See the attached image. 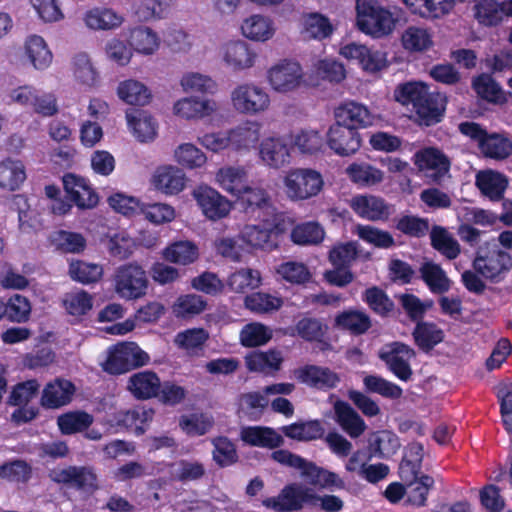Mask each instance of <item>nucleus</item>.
<instances>
[{"mask_svg": "<svg viewBox=\"0 0 512 512\" xmlns=\"http://www.w3.org/2000/svg\"><path fill=\"white\" fill-rule=\"evenodd\" d=\"M261 282L260 271L252 268H240L231 273L226 280L228 288L236 293L254 290L261 285Z\"/></svg>", "mask_w": 512, "mask_h": 512, "instance_id": "obj_52", "label": "nucleus"}, {"mask_svg": "<svg viewBox=\"0 0 512 512\" xmlns=\"http://www.w3.org/2000/svg\"><path fill=\"white\" fill-rule=\"evenodd\" d=\"M415 343L423 351H429L444 339V332L433 323H418L413 331Z\"/></svg>", "mask_w": 512, "mask_h": 512, "instance_id": "obj_58", "label": "nucleus"}, {"mask_svg": "<svg viewBox=\"0 0 512 512\" xmlns=\"http://www.w3.org/2000/svg\"><path fill=\"white\" fill-rule=\"evenodd\" d=\"M272 338V330L259 322L246 324L240 331V343L244 347L265 345Z\"/></svg>", "mask_w": 512, "mask_h": 512, "instance_id": "obj_60", "label": "nucleus"}, {"mask_svg": "<svg viewBox=\"0 0 512 512\" xmlns=\"http://www.w3.org/2000/svg\"><path fill=\"white\" fill-rule=\"evenodd\" d=\"M49 241L57 250L66 253H80L86 247L84 236L72 231H55L51 233Z\"/></svg>", "mask_w": 512, "mask_h": 512, "instance_id": "obj_55", "label": "nucleus"}, {"mask_svg": "<svg viewBox=\"0 0 512 512\" xmlns=\"http://www.w3.org/2000/svg\"><path fill=\"white\" fill-rule=\"evenodd\" d=\"M339 55L347 61L356 63L368 74L379 73L389 66L385 51L374 49L359 42H349L341 45Z\"/></svg>", "mask_w": 512, "mask_h": 512, "instance_id": "obj_10", "label": "nucleus"}, {"mask_svg": "<svg viewBox=\"0 0 512 512\" xmlns=\"http://www.w3.org/2000/svg\"><path fill=\"white\" fill-rule=\"evenodd\" d=\"M331 20L319 12H305L300 17V33L304 39L324 40L334 32Z\"/></svg>", "mask_w": 512, "mask_h": 512, "instance_id": "obj_30", "label": "nucleus"}, {"mask_svg": "<svg viewBox=\"0 0 512 512\" xmlns=\"http://www.w3.org/2000/svg\"><path fill=\"white\" fill-rule=\"evenodd\" d=\"M283 362L279 351H253L245 356V365L250 372L273 374L277 372Z\"/></svg>", "mask_w": 512, "mask_h": 512, "instance_id": "obj_44", "label": "nucleus"}, {"mask_svg": "<svg viewBox=\"0 0 512 512\" xmlns=\"http://www.w3.org/2000/svg\"><path fill=\"white\" fill-rule=\"evenodd\" d=\"M247 177V170L243 166L225 165L216 171L214 182L223 191L235 197L243 191Z\"/></svg>", "mask_w": 512, "mask_h": 512, "instance_id": "obj_32", "label": "nucleus"}, {"mask_svg": "<svg viewBox=\"0 0 512 512\" xmlns=\"http://www.w3.org/2000/svg\"><path fill=\"white\" fill-rule=\"evenodd\" d=\"M128 43L133 53L152 56L161 46V38L156 31L147 26H138L130 30Z\"/></svg>", "mask_w": 512, "mask_h": 512, "instance_id": "obj_35", "label": "nucleus"}, {"mask_svg": "<svg viewBox=\"0 0 512 512\" xmlns=\"http://www.w3.org/2000/svg\"><path fill=\"white\" fill-rule=\"evenodd\" d=\"M473 11L475 19L483 26H496L504 20L502 3L496 0H480Z\"/></svg>", "mask_w": 512, "mask_h": 512, "instance_id": "obj_54", "label": "nucleus"}, {"mask_svg": "<svg viewBox=\"0 0 512 512\" xmlns=\"http://www.w3.org/2000/svg\"><path fill=\"white\" fill-rule=\"evenodd\" d=\"M286 197L291 201H306L318 196L325 181L320 171L309 167H295L285 172L282 178Z\"/></svg>", "mask_w": 512, "mask_h": 512, "instance_id": "obj_4", "label": "nucleus"}, {"mask_svg": "<svg viewBox=\"0 0 512 512\" xmlns=\"http://www.w3.org/2000/svg\"><path fill=\"white\" fill-rule=\"evenodd\" d=\"M351 182L363 187L379 185L384 181L385 174L379 168L366 162H353L345 169Z\"/></svg>", "mask_w": 512, "mask_h": 512, "instance_id": "obj_45", "label": "nucleus"}, {"mask_svg": "<svg viewBox=\"0 0 512 512\" xmlns=\"http://www.w3.org/2000/svg\"><path fill=\"white\" fill-rule=\"evenodd\" d=\"M126 120L130 132L142 143L151 142L157 136V122L145 111H131L126 113Z\"/></svg>", "mask_w": 512, "mask_h": 512, "instance_id": "obj_40", "label": "nucleus"}, {"mask_svg": "<svg viewBox=\"0 0 512 512\" xmlns=\"http://www.w3.org/2000/svg\"><path fill=\"white\" fill-rule=\"evenodd\" d=\"M27 179L24 163L16 158L6 157L0 161V188L4 191L19 190Z\"/></svg>", "mask_w": 512, "mask_h": 512, "instance_id": "obj_36", "label": "nucleus"}, {"mask_svg": "<svg viewBox=\"0 0 512 512\" xmlns=\"http://www.w3.org/2000/svg\"><path fill=\"white\" fill-rule=\"evenodd\" d=\"M356 27L372 39L391 36L402 20L398 7L383 6L379 0H356Z\"/></svg>", "mask_w": 512, "mask_h": 512, "instance_id": "obj_1", "label": "nucleus"}, {"mask_svg": "<svg viewBox=\"0 0 512 512\" xmlns=\"http://www.w3.org/2000/svg\"><path fill=\"white\" fill-rule=\"evenodd\" d=\"M258 159L267 168L280 170L293 160L292 146L286 135L274 134L262 139L258 146Z\"/></svg>", "mask_w": 512, "mask_h": 512, "instance_id": "obj_13", "label": "nucleus"}, {"mask_svg": "<svg viewBox=\"0 0 512 512\" xmlns=\"http://www.w3.org/2000/svg\"><path fill=\"white\" fill-rule=\"evenodd\" d=\"M235 197L247 214L257 212V217L262 218L265 217V214L272 211L270 197L263 188L252 187L246 183L240 195H236Z\"/></svg>", "mask_w": 512, "mask_h": 512, "instance_id": "obj_37", "label": "nucleus"}, {"mask_svg": "<svg viewBox=\"0 0 512 512\" xmlns=\"http://www.w3.org/2000/svg\"><path fill=\"white\" fill-rule=\"evenodd\" d=\"M149 362V354L141 349L136 342L125 341L108 348L103 369L109 374L120 375L148 365Z\"/></svg>", "mask_w": 512, "mask_h": 512, "instance_id": "obj_7", "label": "nucleus"}, {"mask_svg": "<svg viewBox=\"0 0 512 512\" xmlns=\"http://www.w3.org/2000/svg\"><path fill=\"white\" fill-rule=\"evenodd\" d=\"M206 308L204 299L196 294H186L179 296L173 305L171 311L176 318H189L198 315Z\"/></svg>", "mask_w": 512, "mask_h": 512, "instance_id": "obj_59", "label": "nucleus"}, {"mask_svg": "<svg viewBox=\"0 0 512 512\" xmlns=\"http://www.w3.org/2000/svg\"><path fill=\"white\" fill-rule=\"evenodd\" d=\"M71 70L75 80L86 86L93 87L98 81V73L86 52L76 53L71 59Z\"/></svg>", "mask_w": 512, "mask_h": 512, "instance_id": "obj_50", "label": "nucleus"}, {"mask_svg": "<svg viewBox=\"0 0 512 512\" xmlns=\"http://www.w3.org/2000/svg\"><path fill=\"white\" fill-rule=\"evenodd\" d=\"M219 58L223 66L234 73L252 69L258 61V53L246 41L234 39L224 42L219 48Z\"/></svg>", "mask_w": 512, "mask_h": 512, "instance_id": "obj_12", "label": "nucleus"}, {"mask_svg": "<svg viewBox=\"0 0 512 512\" xmlns=\"http://www.w3.org/2000/svg\"><path fill=\"white\" fill-rule=\"evenodd\" d=\"M243 442L251 446L273 449L283 443V437L274 429L262 426L243 427L240 432Z\"/></svg>", "mask_w": 512, "mask_h": 512, "instance_id": "obj_43", "label": "nucleus"}, {"mask_svg": "<svg viewBox=\"0 0 512 512\" xmlns=\"http://www.w3.org/2000/svg\"><path fill=\"white\" fill-rule=\"evenodd\" d=\"M114 290L124 300H137L147 293L149 280L144 268L130 262L119 266L113 277Z\"/></svg>", "mask_w": 512, "mask_h": 512, "instance_id": "obj_8", "label": "nucleus"}, {"mask_svg": "<svg viewBox=\"0 0 512 512\" xmlns=\"http://www.w3.org/2000/svg\"><path fill=\"white\" fill-rule=\"evenodd\" d=\"M231 108L240 115L257 116L268 112L272 106L269 91L254 81L236 84L230 91Z\"/></svg>", "mask_w": 512, "mask_h": 512, "instance_id": "obj_3", "label": "nucleus"}, {"mask_svg": "<svg viewBox=\"0 0 512 512\" xmlns=\"http://www.w3.org/2000/svg\"><path fill=\"white\" fill-rule=\"evenodd\" d=\"M400 43L408 53H425L434 46V32L423 25H410L402 31Z\"/></svg>", "mask_w": 512, "mask_h": 512, "instance_id": "obj_26", "label": "nucleus"}, {"mask_svg": "<svg viewBox=\"0 0 512 512\" xmlns=\"http://www.w3.org/2000/svg\"><path fill=\"white\" fill-rule=\"evenodd\" d=\"M419 273L432 293L442 294L450 289L451 281L439 264L425 260L419 268Z\"/></svg>", "mask_w": 512, "mask_h": 512, "instance_id": "obj_48", "label": "nucleus"}, {"mask_svg": "<svg viewBox=\"0 0 512 512\" xmlns=\"http://www.w3.org/2000/svg\"><path fill=\"white\" fill-rule=\"evenodd\" d=\"M334 410L338 424L351 438L359 437L366 430L364 420L349 404L337 401Z\"/></svg>", "mask_w": 512, "mask_h": 512, "instance_id": "obj_47", "label": "nucleus"}, {"mask_svg": "<svg viewBox=\"0 0 512 512\" xmlns=\"http://www.w3.org/2000/svg\"><path fill=\"white\" fill-rule=\"evenodd\" d=\"M294 377L301 383L319 389L333 388L339 382V377L336 373L326 367L315 365H306L296 369Z\"/></svg>", "mask_w": 512, "mask_h": 512, "instance_id": "obj_33", "label": "nucleus"}, {"mask_svg": "<svg viewBox=\"0 0 512 512\" xmlns=\"http://www.w3.org/2000/svg\"><path fill=\"white\" fill-rule=\"evenodd\" d=\"M117 95L129 105L144 106L149 104L152 99L150 89L143 82L136 79L121 81L117 87Z\"/></svg>", "mask_w": 512, "mask_h": 512, "instance_id": "obj_49", "label": "nucleus"}, {"mask_svg": "<svg viewBox=\"0 0 512 512\" xmlns=\"http://www.w3.org/2000/svg\"><path fill=\"white\" fill-rule=\"evenodd\" d=\"M262 128V123L254 119H246L229 128L231 151L237 154H246L259 146Z\"/></svg>", "mask_w": 512, "mask_h": 512, "instance_id": "obj_20", "label": "nucleus"}, {"mask_svg": "<svg viewBox=\"0 0 512 512\" xmlns=\"http://www.w3.org/2000/svg\"><path fill=\"white\" fill-rule=\"evenodd\" d=\"M53 479L59 483L70 486L88 494L99 489L98 477L92 467L70 466L53 472Z\"/></svg>", "mask_w": 512, "mask_h": 512, "instance_id": "obj_21", "label": "nucleus"}, {"mask_svg": "<svg viewBox=\"0 0 512 512\" xmlns=\"http://www.w3.org/2000/svg\"><path fill=\"white\" fill-rule=\"evenodd\" d=\"M85 27L91 31H111L118 29L124 22L121 13L106 6H94L82 15Z\"/></svg>", "mask_w": 512, "mask_h": 512, "instance_id": "obj_24", "label": "nucleus"}, {"mask_svg": "<svg viewBox=\"0 0 512 512\" xmlns=\"http://www.w3.org/2000/svg\"><path fill=\"white\" fill-rule=\"evenodd\" d=\"M511 267V255L492 243L481 246L473 261L474 270L490 280L496 279L502 273L509 271Z\"/></svg>", "mask_w": 512, "mask_h": 512, "instance_id": "obj_11", "label": "nucleus"}, {"mask_svg": "<svg viewBox=\"0 0 512 512\" xmlns=\"http://www.w3.org/2000/svg\"><path fill=\"white\" fill-rule=\"evenodd\" d=\"M508 184V178L504 174L492 169L480 170L475 175V186L482 196L492 202L503 199Z\"/></svg>", "mask_w": 512, "mask_h": 512, "instance_id": "obj_27", "label": "nucleus"}, {"mask_svg": "<svg viewBox=\"0 0 512 512\" xmlns=\"http://www.w3.org/2000/svg\"><path fill=\"white\" fill-rule=\"evenodd\" d=\"M276 274L291 284H304L311 278L308 267L297 261H286L275 268Z\"/></svg>", "mask_w": 512, "mask_h": 512, "instance_id": "obj_64", "label": "nucleus"}, {"mask_svg": "<svg viewBox=\"0 0 512 512\" xmlns=\"http://www.w3.org/2000/svg\"><path fill=\"white\" fill-rule=\"evenodd\" d=\"M173 160L180 168L198 170L206 166L208 157L197 145L191 142H183L173 150Z\"/></svg>", "mask_w": 512, "mask_h": 512, "instance_id": "obj_41", "label": "nucleus"}, {"mask_svg": "<svg viewBox=\"0 0 512 512\" xmlns=\"http://www.w3.org/2000/svg\"><path fill=\"white\" fill-rule=\"evenodd\" d=\"M94 421L91 414L81 411H69L57 418V425L62 434L72 435L88 429Z\"/></svg>", "mask_w": 512, "mask_h": 512, "instance_id": "obj_53", "label": "nucleus"}, {"mask_svg": "<svg viewBox=\"0 0 512 512\" xmlns=\"http://www.w3.org/2000/svg\"><path fill=\"white\" fill-rule=\"evenodd\" d=\"M144 218L154 225H164L175 220V208L164 202L142 203L141 212Z\"/></svg>", "mask_w": 512, "mask_h": 512, "instance_id": "obj_62", "label": "nucleus"}, {"mask_svg": "<svg viewBox=\"0 0 512 512\" xmlns=\"http://www.w3.org/2000/svg\"><path fill=\"white\" fill-rule=\"evenodd\" d=\"M462 134L477 142L484 156L503 160L512 154V142L503 134L487 132L475 122H463L459 125Z\"/></svg>", "mask_w": 512, "mask_h": 512, "instance_id": "obj_9", "label": "nucleus"}, {"mask_svg": "<svg viewBox=\"0 0 512 512\" xmlns=\"http://www.w3.org/2000/svg\"><path fill=\"white\" fill-rule=\"evenodd\" d=\"M413 163L420 171L432 172L433 175L444 174L450 167L448 158L433 147L417 151L413 156Z\"/></svg>", "mask_w": 512, "mask_h": 512, "instance_id": "obj_42", "label": "nucleus"}, {"mask_svg": "<svg viewBox=\"0 0 512 512\" xmlns=\"http://www.w3.org/2000/svg\"><path fill=\"white\" fill-rule=\"evenodd\" d=\"M336 121L358 131L375 124L377 117L365 105L349 101L341 104L334 112Z\"/></svg>", "mask_w": 512, "mask_h": 512, "instance_id": "obj_23", "label": "nucleus"}, {"mask_svg": "<svg viewBox=\"0 0 512 512\" xmlns=\"http://www.w3.org/2000/svg\"><path fill=\"white\" fill-rule=\"evenodd\" d=\"M69 276L82 284L99 281L103 276V267L100 264L74 260L69 265Z\"/></svg>", "mask_w": 512, "mask_h": 512, "instance_id": "obj_57", "label": "nucleus"}, {"mask_svg": "<svg viewBox=\"0 0 512 512\" xmlns=\"http://www.w3.org/2000/svg\"><path fill=\"white\" fill-rule=\"evenodd\" d=\"M241 33L248 40L264 43L274 37L276 25L268 15L253 14L243 20Z\"/></svg>", "mask_w": 512, "mask_h": 512, "instance_id": "obj_28", "label": "nucleus"}, {"mask_svg": "<svg viewBox=\"0 0 512 512\" xmlns=\"http://www.w3.org/2000/svg\"><path fill=\"white\" fill-rule=\"evenodd\" d=\"M292 146V152L297 150L299 154L313 156L322 151L324 146L321 132L314 128H301L287 136Z\"/></svg>", "mask_w": 512, "mask_h": 512, "instance_id": "obj_34", "label": "nucleus"}, {"mask_svg": "<svg viewBox=\"0 0 512 512\" xmlns=\"http://www.w3.org/2000/svg\"><path fill=\"white\" fill-rule=\"evenodd\" d=\"M265 80L274 93L288 95L297 92L304 86L305 73L299 62L292 59H281L266 70Z\"/></svg>", "mask_w": 512, "mask_h": 512, "instance_id": "obj_6", "label": "nucleus"}, {"mask_svg": "<svg viewBox=\"0 0 512 512\" xmlns=\"http://www.w3.org/2000/svg\"><path fill=\"white\" fill-rule=\"evenodd\" d=\"M189 179L184 170L174 164L157 166L150 178L152 188L165 196H176L188 186Z\"/></svg>", "mask_w": 512, "mask_h": 512, "instance_id": "obj_16", "label": "nucleus"}, {"mask_svg": "<svg viewBox=\"0 0 512 512\" xmlns=\"http://www.w3.org/2000/svg\"><path fill=\"white\" fill-rule=\"evenodd\" d=\"M208 338L209 333L205 329L191 328L177 333L174 343L178 348L195 354L203 348Z\"/></svg>", "mask_w": 512, "mask_h": 512, "instance_id": "obj_61", "label": "nucleus"}, {"mask_svg": "<svg viewBox=\"0 0 512 512\" xmlns=\"http://www.w3.org/2000/svg\"><path fill=\"white\" fill-rule=\"evenodd\" d=\"M65 192L80 209H91L98 204V195L85 178L68 173L63 176Z\"/></svg>", "mask_w": 512, "mask_h": 512, "instance_id": "obj_22", "label": "nucleus"}, {"mask_svg": "<svg viewBox=\"0 0 512 512\" xmlns=\"http://www.w3.org/2000/svg\"><path fill=\"white\" fill-rule=\"evenodd\" d=\"M74 392L75 387L70 381L57 379L43 389L41 405L49 409L60 408L71 402Z\"/></svg>", "mask_w": 512, "mask_h": 512, "instance_id": "obj_38", "label": "nucleus"}, {"mask_svg": "<svg viewBox=\"0 0 512 512\" xmlns=\"http://www.w3.org/2000/svg\"><path fill=\"white\" fill-rule=\"evenodd\" d=\"M192 197L202 214L212 221L227 217L233 208L232 202L227 197L208 185L197 186L192 191Z\"/></svg>", "mask_w": 512, "mask_h": 512, "instance_id": "obj_15", "label": "nucleus"}, {"mask_svg": "<svg viewBox=\"0 0 512 512\" xmlns=\"http://www.w3.org/2000/svg\"><path fill=\"white\" fill-rule=\"evenodd\" d=\"M244 303L251 312L265 314L279 310L283 305V300L267 293L256 292L246 296Z\"/></svg>", "mask_w": 512, "mask_h": 512, "instance_id": "obj_63", "label": "nucleus"}, {"mask_svg": "<svg viewBox=\"0 0 512 512\" xmlns=\"http://www.w3.org/2000/svg\"><path fill=\"white\" fill-rule=\"evenodd\" d=\"M160 388V378L150 370L134 373L127 381V390L138 400H147L159 396Z\"/></svg>", "mask_w": 512, "mask_h": 512, "instance_id": "obj_31", "label": "nucleus"}, {"mask_svg": "<svg viewBox=\"0 0 512 512\" xmlns=\"http://www.w3.org/2000/svg\"><path fill=\"white\" fill-rule=\"evenodd\" d=\"M378 355L396 377L403 381L410 379L412 375L410 361L415 356L411 347L404 343L392 342L383 346Z\"/></svg>", "mask_w": 512, "mask_h": 512, "instance_id": "obj_17", "label": "nucleus"}, {"mask_svg": "<svg viewBox=\"0 0 512 512\" xmlns=\"http://www.w3.org/2000/svg\"><path fill=\"white\" fill-rule=\"evenodd\" d=\"M430 239L432 247L449 260L457 258L461 252L459 242L443 227H433Z\"/></svg>", "mask_w": 512, "mask_h": 512, "instance_id": "obj_51", "label": "nucleus"}, {"mask_svg": "<svg viewBox=\"0 0 512 512\" xmlns=\"http://www.w3.org/2000/svg\"><path fill=\"white\" fill-rule=\"evenodd\" d=\"M310 492V488L293 483L285 486L278 496L264 499L262 504L277 512H293L309 504Z\"/></svg>", "mask_w": 512, "mask_h": 512, "instance_id": "obj_18", "label": "nucleus"}, {"mask_svg": "<svg viewBox=\"0 0 512 512\" xmlns=\"http://www.w3.org/2000/svg\"><path fill=\"white\" fill-rule=\"evenodd\" d=\"M219 112L218 102L212 98L188 95L177 99L172 105L175 117L186 121L211 118Z\"/></svg>", "mask_w": 512, "mask_h": 512, "instance_id": "obj_14", "label": "nucleus"}, {"mask_svg": "<svg viewBox=\"0 0 512 512\" xmlns=\"http://www.w3.org/2000/svg\"><path fill=\"white\" fill-rule=\"evenodd\" d=\"M393 96L400 104L412 106L420 124L430 126L441 120L444 108L429 92L425 83L413 81L399 84Z\"/></svg>", "mask_w": 512, "mask_h": 512, "instance_id": "obj_2", "label": "nucleus"}, {"mask_svg": "<svg viewBox=\"0 0 512 512\" xmlns=\"http://www.w3.org/2000/svg\"><path fill=\"white\" fill-rule=\"evenodd\" d=\"M326 142L336 155L348 157L360 149L362 141L357 130L335 121L327 131Z\"/></svg>", "mask_w": 512, "mask_h": 512, "instance_id": "obj_19", "label": "nucleus"}, {"mask_svg": "<svg viewBox=\"0 0 512 512\" xmlns=\"http://www.w3.org/2000/svg\"><path fill=\"white\" fill-rule=\"evenodd\" d=\"M24 57L29 65L37 70L48 69L53 62V53L45 39L39 35H30L23 46Z\"/></svg>", "mask_w": 512, "mask_h": 512, "instance_id": "obj_29", "label": "nucleus"}, {"mask_svg": "<svg viewBox=\"0 0 512 512\" xmlns=\"http://www.w3.org/2000/svg\"><path fill=\"white\" fill-rule=\"evenodd\" d=\"M263 225L247 224L239 233V238L251 249L273 251L278 248L277 235L286 231L290 219L283 215L275 216L270 223L265 217L260 218Z\"/></svg>", "mask_w": 512, "mask_h": 512, "instance_id": "obj_5", "label": "nucleus"}, {"mask_svg": "<svg viewBox=\"0 0 512 512\" xmlns=\"http://www.w3.org/2000/svg\"><path fill=\"white\" fill-rule=\"evenodd\" d=\"M179 85L185 93L214 95L219 90V85L212 76L198 71L183 73L180 77Z\"/></svg>", "mask_w": 512, "mask_h": 512, "instance_id": "obj_46", "label": "nucleus"}, {"mask_svg": "<svg viewBox=\"0 0 512 512\" xmlns=\"http://www.w3.org/2000/svg\"><path fill=\"white\" fill-rule=\"evenodd\" d=\"M325 236L324 229L317 222H305L296 225L291 231V240L296 245H316Z\"/></svg>", "mask_w": 512, "mask_h": 512, "instance_id": "obj_56", "label": "nucleus"}, {"mask_svg": "<svg viewBox=\"0 0 512 512\" xmlns=\"http://www.w3.org/2000/svg\"><path fill=\"white\" fill-rule=\"evenodd\" d=\"M350 207L359 217L369 221L384 220L390 215L388 204L383 198L376 195L354 196L350 200Z\"/></svg>", "mask_w": 512, "mask_h": 512, "instance_id": "obj_25", "label": "nucleus"}, {"mask_svg": "<svg viewBox=\"0 0 512 512\" xmlns=\"http://www.w3.org/2000/svg\"><path fill=\"white\" fill-rule=\"evenodd\" d=\"M198 246L190 240H179L170 243L161 251V257L176 265L188 266L199 258Z\"/></svg>", "mask_w": 512, "mask_h": 512, "instance_id": "obj_39", "label": "nucleus"}]
</instances>
